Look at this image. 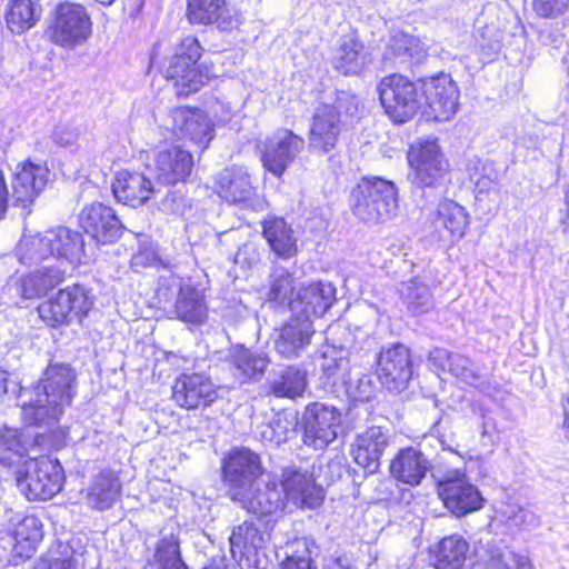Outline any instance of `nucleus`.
<instances>
[{
    "mask_svg": "<svg viewBox=\"0 0 569 569\" xmlns=\"http://www.w3.org/2000/svg\"><path fill=\"white\" fill-rule=\"evenodd\" d=\"M77 395V376L66 363H49L42 377L30 387H20L18 401L29 426H56Z\"/></svg>",
    "mask_w": 569,
    "mask_h": 569,
    "instance_id": "1",
    "label": "nucleus"
},
{
    "mask_svg": "<svg viewBox=\"0 0 569 569\" xmlns=\"http://www.w3.org/2000/svg\"><path fill=\"white\" fill-rule=\"evenodd\" d=\"M352 213L367 224L390 220L398 208V189L395 182L372 176L363 177L350 191Z\"/></svg>",
    "mask_w": 569,
    "mask_h": 569,
    "instance_id": "2",
    "label": "nucleus"
},
{
    "mask_svg": "<svg viewBox=\"0 0 569 569\" xmlns=\"http://www.w3.org/2000/svg\"><path fill=\"white\" fill-rule=\"evenodd\" d=\"M96 297L82 284L68 286L38 307L40 318L50 327L81 322L94 306Z\"/></svg>",
    "mask_w": 569,
    "mask_h": 569,
    "instance_id": "3",
    "label": "nucleus"
},
{
    "mask_svg": "<svg viewBox=\"0 0 569 569\" xmlns=\"http://www.w3.org/2000/svg\"><path fill=\"white\" fill-rule=\"evenodd\" d=\"M201 54L202 48L197 38L188 36L181 40L169 59L163 74L166 79L173 81L178 96H189L207 83L209 77L196 67Z\"/></svg>",
    "mask_w": 569,
    "mask_h": 569,
    "instance_id": "4",
    "label": "nucleus"
},
{
    "mask_svg": "<svg viewBox=\"0 0 569 569\" xmlns=\"http://www.w3.org/2000/svg\"><path fill=\"white\" fill-rule=\"evenodd\" d=\"M48 34L54 44L64 49L83 44L92 34V21L86 7L70 1L59 2Z\"/></svg>",
    "mask_w": 569,
    "mask_h": 569,
    "instance_id": "5",
    "label": "nucleus"
},
{
    "mask_svg": "<svg viewBox=\"0 0 569 569\" xmlns=\"http://www.w3.org/2000/svg\"><path fill=\"white\" fill-rule=\"evenodd\" d=\"M262 473L260 456L248 448H234L223 458L222 477L232 500L243 499Z\"/></svg>",
    "mask_w": 569,
    "mask_h": 569,
    "instance_id": "6",
    "label": "nucleus"
},
{
    "mask_svg": "<svg viewBox=\"0 0 569 569\" xmlns=\"http://www.w3.org/2000/svg\"><path fill=\"white\" fill-rule=\"evenodd\" d=\"M378 91L386 113L396 123L410 120L420 108L416 83L400 73L382 78Z\"/></svg>",
    "mask_w": 569,
    "mask_h": 569,
    "instance_id": "7",
    "label": "nucleus"
},
{
    "mask_svg": "<svg viewBox=\"0 0 569 569\" xmlns=\"http://www.w3.org/2000/svg\"><path fill=\"white\" fill-rule=\"evenodd\" d=\"M64 472L58 460L48 457L30 461L18 486L29 500H49L61 491Z\"/></svg>",
    "mask_w": 569,
    "mask_h": 569,
    "instance_id": "8",
    "label": "nucleus"
},
{
    "mask_svg": "<svg viewBox=\"0 0 569 569\" xmlns=\"http://www.w3.org/2000/svg\"><path fill=\"white\" fill-rule=\"evenodd\" d=\"M341 412L323 402L309 403L301 418L302 442L315 450H323L337 439Z\"/></svg>",
    "mask_w": 569,
    "mask_h": 569,
    "instance_id": "9",
    "label": "nucleus"
},
{
    "mask_svg": "<svg viewBox=\"0 0 569 569\" xmlns=\"http://www.w3.org/2000/svg\"><path fill=\"white\" fill-rule=\"evenodd\" d=\"M438 497L456 517L480 510L485 499L476 486L463 473L455 471L438 482Z\"/></svg>",
    "mask_w": 569,
    "mask_h": 569,
    "instance_id": "10",
    "label": "nucleus"
},
{
    "mask_svg": "<svg viewBox=\"0 0 569 569\" xmlns=\"http://www.w3.org/2000/svg\"><path fill=\"white\" fill-rule=\"evenodd\" d=\"M378 379L390 392H401L412 377L409 349L402 343L383 348L377 360Z\"/></svg>",
    "mask_w": 569,
    "mask_h": 569,
    "instance_id": "11",
    "label": "nucleus"
},
{
    "mask_svg": "<svg viewBox=\"0 0 569 569\" xmlns=\"http://www.w3.org/2000/svg\"><path fill=\"white\" fill-rule=\"evenodd\" d=\"M303 149L305 139L301 136L281 129L267 140L261 161L269 172L280 178Z\"/></svg>",
    "mask_w": 569,
    "mask_h": 569,
    "instance_id": "12",
    "label": "nucleus"
},
{
    "mask_svg": "<svg viewBox=\"0 0 569 569\" xmlns=\"http://www.w3.org/2000/svg\"><path fill=\"white\" fill-rule=\"evenodd\" d=\"M281 489L286 500L300 509H317L325 500V490L318 486L312 473L295 468L282 470Z\"/></svg>",
    "mask_w": 569,
    "mask_h": 569,
    "instance_id": "13",
    "label": "nucleus"
},
{
    "mask_svg": "<svg viewBox=\"0 0 569 569\" xmlns=\"http://www.w3.org/2000/svg\"><path fill=\"white\" fill-rule=\"evenodd\" d=\"M342 128V120L328 102H320L315 109L308 148L311 153L328 154L338 143Z\"/></svg>",
    "mask_w": 569,
    "mask_h": 569,
    "instance_id": "14",
    "label": "nucleus"
},
{
    "mask_svg": "<svg viewBox=\"0 0 569 569\" xmlns=\"http://www.w3.org/2000/svg\"><path fill=\"white\" fill-rule=\"evenodd\" d=\"M79 221L83 230L102 244L116 242L124 229L114 210L101 202L83 207Z\"/></svg>",
    "mask_w": 569,
    "mask_h": 569,
    "instance_id": "15",
    "label": "nucleus"
},
{
    "mask_svg": "<svg viewBox=\"0 0 569 569\" xmlns=\"http://www.w3.org/2000/svg\"><path fill=\"white\" fill-rule=\"evenodd\" d=\"M218 398L214 385L201 373H182L173 383L172 399L184 409L206 408Z\"/></svg>",
    "mask_w": 569,
    "mask_h": 569,
    "instance_id": "16",
    "label": "nucleus"
},
{
    "mask_svg": "<svg viewBox=\"0 0 569 569\" xmlns=\"http://www.w3.org/2000/svg\"><path fill=\"white\" fill-rule=\"evenodd\" d=\"M49 171L41 164L27 161L14 174L12 180L11 201L13 207L21 208L23 216L30 213V206L48 182Z\"/></svg>",
    "mask_w": 569,
    "mask_h": 569,
    "instance_id": "17",
    "label": "nucleus"
},
{
    "mask_svg": "<svg viewBox=\"0 0 569 569\" xmlns=\"http://www.w3.org/2000/svg\"><path fill=\"white\" fill-rule=\"evenodd\" d=\"M313 333L312 320L292 313L274 339V350L284 359L299 358L310 345Z\"/></svg>",
    "mask_w": 569,
    "mask_h": 569,
    "instance_id": "18",
    "label": "nucleus"
},
{
    "mask_svg": "<svg viewBox=\"0 0 569 569\" xmlns=\"http://www.w3.org/2000/svg\"><path fill=\"white\" fill-rule=\"evenodd\" d=\"M216 189L218 196L229 203L246 208L253 207L256 203V189L248 170L243 167L233 166L223 169L217 176Z\"/></svg>",
    "mask_w": 569,
    "mask_h": 569,
    "instance_id": "19",
    "label": "nucleus"
},
{
    "mask_svg": "<svg viewBox=\"0 0 569 569\" xmlns=\"http://www.w3.org/2000/svg\"><path fill=\"white\" fill-rule=\"evenodd\" d=\"M336 301V288L330 282H313L299 289L289 301L293 315L312 318L322 317Z\"/></svg>",
    "mask_w": 569,
    "mask_h": 569,
    "instance_id": "20",
    "label": "nucleus"
},
{
    "mask_svg": "<svg viewBox=\"0 0 569 569\" xmlns=\"http://www.w3.org/2000/svg\"><path fill=\"white\" fill-rule=\"evenodd\" d=\"M172 128H169L174 136L188 138L203 149L213 139L214 124L202 111H192L188 108H176L171 111Z\"/></svg>",
    "mask_w": 569,
    "mask_h": 569,
    "instance_id": "21",
    "label": "nucleus"
},
{
    "mask_svg": "<svg viewBox=\"0 0 569 569\" xmlns=\"http://www.w3.org/2000/svg\"><path fill=\"white\" fill-rule=\"evenodd\" d=\"M429 91V120L442 122L452 119L458 109L459 90L449 73L431 77Z\"/></svg>",
    "mask_w": 569,
    "mask_h": 569,
    "instance_id": "22",
    "label": "nucleus"
},
{
    "mask_svg": "<svg viewBox=\"0 0 569 569\" xmlns=\"http://www.w3.org/2000/svg\"><path fill=\"white\" fill-rule=\"evenodd\" d=\"M388 445V431L372 426L357 437L351 453L356 463L371 475L378 471L380 458Z\"/></svg>",
    "mask_w": 569,
    "mask_h": 569,
    "instance_id": "23",
    "label": "nucleus"
},
{
    "mask_svg": "<svg viewBox=\"0 0 569 569\" xmlns=\"http://www.w3.org/2000/svg\"><path fill=\"white\" fill-rule=\"evenodd\" d=\"M370 54L356 33L340 38L331 58L335 70L343 76H358L370 63Z\"/></svg>",
    "mask_w": 569,
    "mask_h": 569,
    "instance_id": "24",
    "label": "nucleus"
},
{
    "mask_svg": "<svg viewBox=\"0 0 569 569\" xmlns=\"http://www.w3.org/2000/svg\"><path fill=\"white\" fill-rule=\"evenodd\" d=\"M193 168V157L190 151L174 146L161 150L156 156L154 170L157 180L164 184L184 182Z\"/></svg>",
    "mask_w": 569,
    "mask_h": 569,
    "instance_id": "25",
    "label": "nucleus"
},
{
    "mask_svg": "<svg viewBox=\"0 0 569 569\" xmlns=\"http://www.w3.org/2000/svg\"><path fill=\"white\" fill-rule=\"evenodd\" d=\"M156 191L154 184L142 172L122 170L112 182L114 198L133 208L146 203Z\"/></svg>",
    "mask_w": 569,
    "mask_h": 569,
    "instance_id": "26",
    "label": "nucleus"
},
{
    "mask_svg": "<svg viewBox=\"0 0 569 569\" xmlns=\"http://www.w3.org/2000/svg\"><path fill=\"white\" fill-rule=\"evenodd\" d=\"M429 362L436 370H448L452 376L470 386L479 387L483 383L479 367L462 355L436 348L429 352Z\"/></svg>",
    "mask_w": 569,
    "mask_h": 569,
    "instance_id": "27",
    "label": "nucleus"
},
{
    "mask_svg": "<svg viewBox=\"0 0 569 569\" xmlns=\"http://www.w3.org/2000/svg\"><path fill=\"white\" fill-rule=\"evenodd\" d=\"M249 512L259 516L273 515L282 511L286 506V498L280 483L274 481L266 482L263 486H254L247 491L243 499H236Z\"/></svg>",
    "mask_w": 569,
    "mask_h": 569,
    "instance_id": "28",
    "label": "nucleus"
},
{
    "mask_svg": "<svg viewBox=\"0 0 569 569\" xmlns=\"http://www.w3.org/2000/svg\"><path fill=\"white\" fill-rule=\"evenodd\" d=\"M307 386V371L298 366H283L272 370L266 383L268 395L287 399L301 397Z\"/></svg>",
    "mask_w": 569,
    "mask_h": 569,
    "instance_id": "29",
    "label": "nucleus"
},
{
    "mask_svg": "<svg viewBox=\"0 0 569 569\" xmlns=\"http://www.w3.org/2000/svg\"><path fill=\"white\" fill-rule=\"evenodd\" d=\"M187 14L191 23H218L221 30L232 29L238 22L224 0H188Z\"/></svg>",
    "mask_w": 569,
    "mask_h": 569,
    "instance_id": "30",
    "label": "nucleus"
},
{
    "mask_svg": "<svg viewBox=\"0 0 569 569\" xmlns=\"http://www.w3.org/2000/svg\"><path fill=\"white\" fill-rule=\"evenodd\" d=\"M51 257L64 259L70 263H80L84 256V240L81 232L67 227H57L44 231Z\"/></svg>",
    "mask_w": 569,
    "mask_h": 569,
    "instance_id": "31",
    "label": "nucleus"
},
{
    "mask_svg": "<svg viewBox=\"0 0 569 569\" xmlns=\"http://www.w3.org/2000/svg\"><path fill=\"white\" fill-rule=\"evenodd\" d=\"M228 362L234 379L242 385L249 381H259L270 360L266 355L252 352L241 346L230 351Z\"/></svg>",
    "mask_w": 569,
    "mask_h": 569,
    "instance_id": "32",
    "label": "nucleus"
},
{
    "mask_svg": "<svg viewBox=\"0 0 569 569\" xmlns=\"http://www.w3.org/2000/svg\"><path fill=\"white\" fill-rule=\"evenodd\" d=\"M172 281L178 287L172 310L176 318L193 325L202 323L207 318V306L202 292L191 283H183L180 279Z\"/></svg>",
    "mask_w": 569,
    "mask_h": 569,
    "instance_id": "33",
    "label": "nucleus"
},
{
    "mask_svg": "<svg viewBox=\"0 0 569 569\" xmlns=\"http://www.w3.org/2000/svg\"><path fill=\"white\" fill-rule=\"evenodd\" d=\"M270 538L268 523L262 519L244 521L232 530L230 547L233 557L237 553L249 556L253 551L262 549Z\"/></svg>",
    "mask_w": 569,
    "mask_h": 569,
    "instance_id": "34",
    "label": "nucleus"
},
{
    "mask_svg": "<svg viewBox=\"0 0 569 569\" xmlns=\"http://www.w3.org/2000/svg\"><path fill=\"white\" fill-rule=\"evenodd\" d=\"M262 233L270 249L281 259L293 257L297 251V238L290 224L283 218L270 217L262 222Z\"/></svg>",
    "mask_w": 569,
    "mask_h": 569,
    "instance_id": "35",
    "label": "nucleus"
},
{
    "mask_svg": "<svg viewBox=\"0 0 569 569\" xmlns=\"http://www.w3.org/2000/svg\"><path fill=\"white\" fill-rule=\"evenodd\" d=\"M121 483L113 471L102 470L87 489L86 500L92 509L103 511L111 508L119 499Z\"/></svg>",
    "mask_w": 569,
    "mask_h": 569,
    "instance_id": "36",
    "label": "nucleus"
},
{
    "mask_svg": "<svg viewBox=\"0 0 569 569\" xmlns=\"http://www.w3.org/2000/svg\"><path fill=\"white\" fill-rule=\"evenodd\" d=\"M391 475L410 486L419 485L426 475V459L421 451L406 448L399 452L390 465Z\"/></svg>",
    "mask_w": 569,
    "mask_h": 569,
    "instance_id": "37",
    "label": "nucleus"
},
{
    "mask_svg": "<svg viewBox=\"0 0 569 569\" xmlns=\"http://www.w3.org/2000/svg\"><path fill=\"white\" fill-rule=\"evenodd\" d=\"M64 278V271L59 267L47 266L23 277L19 291L24 299H36L44 296L58 286Z\"/></svg>",
    "mask_w": 569,
    "mask_h": 569,
    "instance_id": "38",
    "label": "nucleus"
},
{
    "mask_svg": "<svg viewBox=\"0 0 569 569\" xmlns=\"http://www.w3.org/2000/svg\"><path fill=\"white\" fill-rule=\"evenodd\" d=\"M41 17V8L32 0H11L6 12L7 27L21 34L32 28Z\"/></svg>",
    "mask_w": 569,
    "mask_h": 569,
    "instance_id": "39",
    "label": "nucleus"
},
{
    "mask_svg": "<svg viewBox=\"0 0 569 569\" xmlns=\"http://www.w3.org/2000/svg\"><path fill=\"white\" fill-rule=\"evenodd\" d=\"M436 229L442 228L452 238H461L468 226V214L463 207L452 200H443L433 220Z\"/></svg>",
    "mask_w": 569,
    "mask_h": 569,
    "instance_id": "40",
    "label": "nucleus"
},
{
    "mask_svg": "<svg viewBox=\"0 0 569 569\" xmlns=\"http://www.w3.org/2000/svg\"><path fill=\"white\" fill-rule=\"evenodd\" d=\"M469 545L459 535L445 537L436 551V569H461L465 563Z\"/></svg>",
    "mask_w": 569,
    "mask_h": 569,
    "instance_id": "41",
    "label": "nucleus"
},
{
    "mask_svg": "<svg viewBox=\"0 0 569 569\" xmlns=\"http://www.w3.org/2000/svg\"><path fill=\"white\" fill-rule=\"evenodd\" d=\"M409 171L407 179L415 194L423 197L427 186V140L411 144L407 154Z\"/></svg>",
    "mask_w": 569,
    "mask_h": 569,
    "instance_id": "42",
    "label": "nucleus"
},
{
    "mask_svg": "<svg viewBox=\"0 0 569 569\" xmlns=\"http://www.w3.org/2000/svg\"><path fill=\"white\" fill-rule=\"evenodd\" d=\"M153 561L161 569H189L181 557L180 539L174 533H161L154 547Z\"/></svg>",
    "mask_w": 569,
    "mask_h": 569,
    "instance_id": "43",
    "label": "nucleus"
},
{
    "mask_svg": "<svg viewBox=\"0 0 569 569\" xmlns=\"http://www.w3.org/2000/svg\"><path fill=\"white\" fill-rule=\"evenodd\" d=\"M293 427L295 422L290 415L280 411L274 413L267 421L260 423L257 429V435L262 441L279 446L289 439Z\"/></svg>",
    "mask_w": 569,
    "mask_h": 569,
    "instance_id": "44",
    "label": "nucleus"
},
{
    "mask_svg": "<svg viewBox=\"0 0 569 569\" xmlns=\"http://www.w3.org/2000/svg\"><path fill=\"white\" fill-rule=\"evenodd\" d=\"M24 452L21 433L18 429L0 430V468L9 469L18 465Z\"/></svg>",
    "mask_w": 569,
    "mask_h": 569,
    "instance_id": "45",
    "label": "nucleus"
},
{
    "mask_svg": "<svg viewBox=\"0 0 569 569\" xmlns=\"http://www.w3.org/2000/svg\"><path fill=\"white\" fill-rule=\"evenodd\" d=\"M46 234L23 236L17 247V256L21 263L33 264L52 256V251L47 246Z\"/></svg>",
    "mask_w": 569,
    "mask_h": 569,
    "instance_id": "46",
    "label": "nucleus"
},
{
    "mask_svg": "<svg viewBox=\"0 0 569 569\" xmlns=\"http://www.w3.org/2000/svg\"><path fill=\"white\" fill-rule=\"evenodd\" d=\"M321 376L320 379L326 386L337 387L347 386L349 377V361L343 357H337L333 351L332 355L325 353L320 363Z\"/></svg>",
    "mask_w": 569,
    "mask_h": 569,
    "instance_id": "47",
    "label": "nucleus"
},
{
    "mask_svg": "<svg viewBox=\"0 0 569 569\" xmlns=\"http://www.w3.org/2000/svg\"><path fill=\"white\" fill-rule=\"evenodd\" d=\"M451 181L450 164L436 141L429 140V187H443Z\"/></svg>",
    "mask_w": 569,
    "mask_h": 569,
    "instance_id": "48",
    "label": "nucleus"
},
{
    "mask_svg": "<svg viewBox=\"0 0 569 569\" xmlns=\"http://www.w3.org/2000/svg\"><path fill=\"white\" fill-rule=\"evenodd\" d=\"M293 293L292 276L283 268H277L270 276L269 301L278 305L287 302Z\"/></svg>",
    "mask_w": 569,
    "mask_h": 569,
    "instance_id": "49",
    "label": "nucleus"
},
{
    "mask_svg": "<svg viewBox=\"0 0 569 569\" xmlns=\"http://www.w3.org/2000/svg\"><path fill=\"white\" fill-rule=\"evenodd\" d=\"M327 102L336 110V113L342 122L347 120L352 121L355 118L359 117L360 99L350 91H336L333 99Z\"/></svg>",
    "mask_w": 569,
    "mask_h": 569,
    "instance_id": "50",
    "label": "nucleus"
},
{
    "mask_svg": "<svg viewBox=\"0 0 569 569\" xmlns=\"http://www.w3.org/2000/svg\"><path fill=\"white\" fill-rule=\"evenodd\" d=\"M401 293L413 315H422L427 311V284L418 279H412L403 284Z\"/></svg>",
    "mask_w": 569,
    "mask_h": 569,
    "instance_id": "51",
    "label": "nucleus"
},
{
    "mask_svg": "<svg viewBox=\"0 0 569 569\" xmlns=\"http://www.w3.org/2000/svg\"><path fill=\"white\" fill-rule=\"evenodd\" d=\"M13 535L18 542L24 541L34 547L43 538L42 522L33 515L24 516L16 525Z\"/></svg>",
    "mask_w": 569,
    "mask_h": 569,
    "instance_id": "52",
    "label": "nucleus"
},
{
    "mask_svg": "<svg viewBox=\"0 0 569 569\" xmlns=\"http://www.w3.org/2000/svg\"><path fill=\"white\" fill-rule=\"evenodd\" d=\"M418 48V39L405 32H395L387 44L386 57L406 60L412 57Z\"/></svg>",
    "mask_w": 569,
    "mask_h": 569,
    "instance_id": "53",
    "label": "nucleus"
},
{
    "mask_svg": "<svg viewBox=\"0 0 569 569\" xmlns=\"http://www.w3.org/2000/svg\"><path fill=\"white\" fill-rule=\"evenodd\" d=\"M346 392L353 401H370L377 392V385L371 375H361L355 383L347 380Z\"/></svg>",
    "mask_w": 569,
    "mask_h": 569,
    "instance_id": "54",
    "label": "nucleus"
},
{
    "mask_svg": "<svg viewBox=\"0 0 569 569\" xmlns=\"http://www.w3.org/2000/svg\"><path fill=\"white\" fill-rule=\"evenodd\" d=\"M531 7L537 16L556 19L569 11V0H531Z\"/></svg>",
    "mask_w": 569,
    "mask_h": 569,
    "instance_id": "55",
    "label": "nucleus"
},
{
    "mask_svg": "<svg viewBox=\"0 0 569 569\" xmlns=\"http://www.w3.org/2000/svg\"><path fill=\"white\" fill-rule=\"evenodd\" d=\"M189 207V200L180 189H169L159 202V209L169 214H183Z\"/></svg>",
    "mask_w": 569,
    "mask_h": 569,
    "instance_id": "56",
    "label": "nucleus"
},
{
    "mask_svg": "<svg viewBox=\"0 0 569 569\" xmlns=\"http://www.w3.org/2000/svg\"><path fill=\"white\" fill-rule=\"evenodd\" d=\"M302 545V555H290L282 563V569H313L311 566L310 552L307 549L306 541H298Z\"/></svg>",
    "mask_w": 569,
    "mask_h": 569,
    "instance_id": "57",
    "label": "nucleus"
},
{
    "mask_svg": "<svg viewBox=\"0 0 569 569\" xmlns=\"http://www.w3.org/2000/svg\"><path fill=\"white\" fill-rule=\"evenodd\" d=\"M78 137V131L69 128L68 126H59L53 133V140L62 147L74 144Z\"/></svg>",
    "mask_w": 569,
    "mask_h": 569,
    "instance_id": "58",
    "label": "nucleus"
},
{
    "mask_svg": "<svg viewBox=\"0 0 569 569\" xmlns=\"http://www.w3.org/2000/svg\"><path fill=\"white\" fill-rule=\"evenodd\" d=\"M234 259L237 263H247L251 266L259 261V252L254 244L244 243L238 249Z\"/></svg>",
    "mask_w": 569,
    "mask_h": 569,
    "instance_id": "59",
    "label": "nucleus"
},
{
    "mask_svg": "<svg viewBox=\"0 0 569 569\" xmlns=\"http://www.w3.org/2000/svg\"><path fill=\"white\" fill-rule=\"evenodd\" d=\"M442 425H443L442 420L435 423L431 428L430 435L435 438V440L438 442V445L442 449L453 451V442H455L453 438L451 435L447 436V435L440 432Z\"/></svg>",
    "mask_w": 569,
    "mask_h": 569,
    "instance_id": "60",
    "label": "nucleus"
},
{
    "mask_svg": "<svg viewBox=\"0 0 569 569\" xmlns=\"http://www.w3.org/2000/svg\"><path fill=\"white\" fill-rule=\"evenodd\" d=\"M327 568L328 569H353V561L346 553L335 555L328 560Z\"/></svg>",
    "mask_w": 569,
    "mask_h": 569,
    "instance_id": "61",
    "label": "nucleus"
},
{
    "mask_svg": "<svg viewBox=\"0 0 569 569\" xmlns=\"http://www.w3.org/2000/svg\"><path fill=\"white\" fill-rule=\"evenodd\" d=\"M11 196L9 194L4 176L0 171V220L4 218Z\"/></svg>",
    "mask_w": 569,
    "mask_h": 569,
    "instance_id": "62",
    "label": "nucleus"
},
{
    "mask_svg": "<svg viewBox=\"0 0 569 569\" xmlns=\"http://www.w3.org/2000/svg\"><path fill=\"white\" fill-rule=\"evenodd\" d=\"M34 569H77L76 561L71 558L69 559H54L47 562L39 563Z\"/></svg>",
    "mask_w": 569,
    "mask_h": 569,
    "instance_id": "63",
    "label": "nucleus"
},
{
    "mask_svg": "<svg viewBox=\"0 0 569 569\" xmlns=\"http://www.w3.org/2000/svg\"><path fill=\"white\" fill-rule=\"evenodd\" d=\"M565 421L563 426L566 429V438L569 440V396L565 398L562 402Z\"/></svg>",
    "mask_w": 569,
    "mask_h": 569,
    "instance_id": "64",
    "label": "nucleus"
}]
</instances>
